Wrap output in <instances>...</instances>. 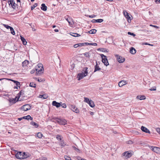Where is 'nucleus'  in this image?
<instances>
[{"mask_svg":"<svg viewBox=\"0 0 160 160\" xmlns=\"http://www.w3.org/2000/svg\"><path fill=\"white\" fill-rule=\"evenodd\" d=\"M36 74L37 75H39L42 73L43 71V65L41 63H39L36 67Z\"/></svg>","mask_w":160,"mask_h":160,"instance_id":"obj_1","label":"nucleus"},{"mask_svg":"<svg viewBox=\"0 0 160 160\" xmlns=\"http://www.w3.org/2000/svg\"><path fill=\"white\" fill-rule=\"evenodd\" d=\"M88 68L87 67L84 68L82 73L78 74L77 78H78V80H79L82 79L84 77L87 75L88 73Z\"/></svg>","mask_w":160,"mask_h":160,"instance_id":"obj_2","label":"nucleus"},{"mask_svg":"<svg viewBox=\"0 0 160 160\" xmlns=\"http://www.w3.org/2000/svg\"><path fill=\"white\" fill-rule=\"evenodd\" d=\"M100 56L102 58V61L104 65L106 66L109 65L107 57L102 54H101Z\"/></svg>","mask_w":160,"mask_h":160,"instance_id":"obj_3","label":"nucleus"},{"mask_svg":"<svg viewBox=\"0 0 160 160\" xmlns=\"http://www.w3.org/2000/svg\"><path fill=\"white\" fill-rule=\"evenodd\" d=\"M150 149L156 153L160 154V148L156 147L151 146L150 147Z\"/></svg>","mask_w":160,"mask_h":160,"instance_id":"obj_4","label":"nucleus"},{"mask_svg":"<svg viewBox=\"0 0 160 160\" xmlns=\"http://www.w3.org/2000/svg\"><path fill=\"white\" fill-rule=\"evenodd\" d=\"M31 109L30 106L28 104H25L21 107V110L23 111H27Z\"/></svg>","mask_w":160,"mask_h":160,"instance_id":"obj_5","label":"nucleus"},{"mask_svg":"<svg viewBox=\"0 0 160 160\" xmlns=\"http://www.w3.org/2000/svg\"><path fill=\"white\" fill-rule=\"evenodd\" d=\"M115 56L117 58V60L119 63H122L124 61L125 59L121 56L116 54L115 55Z\"/></svg>","mask_w":160,"mask_h":160,"instance_id":"obj_6","label":"nucleus"},{"mask_svg":"<svg viewBox=\"0 0 160 160\" xmlns=\"http://www.w3.org/2000/svg\"><path fill=\"white\" fill-rule=\"evenodd\" d=\"M23 154H24V153H22V152H19L17 153L16 155V157L18 159H23Z\"/></svg>","mask_w":160,"mask_h":160,"instance_id":"obj_7","label":"nucleus"},{"mask_svg":"<svg viewBox=\"0 0 160 160\" xmlns=\"http://www.w3.org/2000/svg\"><path fill=\"white\" fill-rule=\"evenodd\" d=\"M132 153L131 152H126L123 153V156L125 157L126 159L128 158L131 157L132 156Z\"/></svg>","mask_w":160,"mask_h":160,"instance_id":"obj_8","label":"nucleus"},{"mask_svg":"<svg viewBox=\"0 0 160 160\" xmlns=\"http://www.w3.org/2000/svg\"><path fill=\"white\" fill-rule=\"evenodd\" d=\"M58 123L61 125H65L67 124V121L64 119L59 118Z\"/></svg>","mask_w":160,"mask_h":160,"instance_id":"obj_9","label":"nucleus"},{"mask_svg":"<svg viewBox=\"0 0 160 160\" xmlns=\"http://www.w3.org/2000/svg\"><path fill=\"white\" fill-rule=\"evenodd\" d=\"M65 18L66 20H67L68 22L69 25L70 26H71V25H72V18L69 17L68 16H65Z\"/></svg>","mask_w":160,"mask_h":160,"instance_id":"obj_10","label":"nucleus"},{"mask_svg":"<svg viewBox=\"0 0 160 160\" xmlns=\"http://www.w3.org/2000/svg\"><path fill=\"white\" fill-rule=\"evenodd\" d=\"M127 82L126 81L122 80L120 81L118 83V85L119 87H122L123 86L127 84Z\"/></svg>","mask_w":160,"mask_h":160,"instance_id":"obj_11","label":"nucleus"},{"mask_svg":"<svg viewBox=\"0 0 160 160\" xmlns=\"http://www.w3.org/2000/svg\"><path fill=\"white\" fill-rule=\"evenodd\" d=\"M62 103V102H58L56 101H54L52 102V105L55 106L57 108H58L61 106Z\"/></svg>","mask_w":160,"mask_h":160,"instance_id":"obj_12","label":"nucleus"},{"mask_svg":"<svg viewBox=\"0 0 160 160\" xmlns=\"http://www.w3.org/2000/svg\"><path fill=\"white\" fill-rule=\"evenodd\" d=\"M141 129L143 132L148 133H150V132L149 130L144 126H142L141 128Z\"/></svg>","mask_w":160,"mask_h":160,"instance_id":"obj_13","label":"nucleus"},{"mask_svg":"<svg viewBox=\"0 0 160 160\" xmlns=\"http://www.w3.org/2000/svg\"><path fill=\"white\" fill-rule=\"evenodd\" d=\"M95 69L94 72H95L97 71H99L100 70H101V69L99 68V66L98 65V64L97 62L96 61V65L95 66Z\"/></svg>","mask_w":160,"mask_h":160,"instance_id":"obj_14","label":"nucleus"},{"mask_svg":"<svg viewBox=\"0 0 160 160\" xmlns=\"http://www.w3.org/2000/svg\"><path fill=\"white\" fill-rule=\"evenodd\" d=\"M41 9L43 11H46L47 10V7L44 3L41 4Z\"/></svg>","mask_w":160,"mask_h":160,"instance_id":"obj_15","label":"nucleus"},{"mask_svg":"<svg viewBox=\"0 0 160 160\" xmlns=\"http://www.w3.org/2000/svg\"><path fill=\"white\" fill-rule=\"evenodd\" d=\"M136 49L133 47H131L130 48V52L132 54H134L136 53Z\"/></svg>","mask_w":160,"mask_h":160,"instance_id":"obj_16","label":"nucleus"},{"mask_svg":"<svg viewBox=\"0 0 160 160\" xmlns=\"http://www.w3.org/2000/svg\"><path fill=\"white\" fill-rule=\"evenodd\" d=\"M9 80L14 82L16 84V85L17 86H18V87L19 88H20V83L19 82L11 79H10Z\"/></svg>","mask_w":160,"mask_h":160,"instance_id":"obj_17","label":"nucleus"},{"mask_svg":"<svg viewBox=\"0 0 160 160\" xmlns=\"http://www.w3.org/2000/svg\"><path fill=\"white\" fill-rule=\"evenodd\" d=\"M48 96L47 94H43L42 95H39V98L42 99H45L48 98Z\"/></svg>","mask_w":160,"mask_h":160,"instance_id":"obj_18","label":"nucleus"},{"mask_svg":"<svg viewBox=\"0 0 160 160\" xmlns=\"http://www.w3.org/2000/svg\"><path fill=\"white\" fill-rule=\"evenodd\" d=\"M20 36V39H21L23 44L24 45H26V44L27 43V42L26 41L25 39L24 38H23L21 36Z\"/></svg>","mask_w":160,"mask_h":160,"instance_id":"obj_19","label":"nucleus"},{"mask_svg":"<svg viewBox=\"0 0 160 160\" xmlns=\"http://www.w3.org/2000/svg\"><path fill=\"white\" fill-rule=\"evenodd\" d=\"M29 62L27 60H25L24 61H23L22 63V67H24L27 65L29 63Z\"/></svg>","mask_w":160,"mask_h":160,"instance_id":"obj_20","label":"nucleus"},{"mask_svg":"<svg viewBox=\"0 0 160 160\" xmlns=\"http://www.w3.org/2000/svg\"><path fill=\"white\" fill-rule=\"evenodd\" d=\"M136 98L137 99L142 100L145 99L146 98L144 96H138Z\"/></svg>","mask_w":160,"mask_h":160,"instance_id":"obj_21","label":"nucleus"},{"mask_svg":"<svg viewBox=\"0 0 160 160\" xmlns=\"http://www.w3.org/2000/svg\"><path fill=\"white\" fill-rule=\"evenodd\" d=\"M30 124L32 126L36 128H37L38 126V125L35 122L32 121L30 122Z\"/></svg>","mask_w":160,"mask_h":160,"instance_id":"obj_22","label":"nucleus"},{"mask_svg":"<svg viewBox=\"0 0 160 160\" xmlns=\"http://www.w3.org/2000/svg\"><path fill=\"white\" fill-rule=\"evenodd\" d=\"M24 94V91L22 90L19 92L18 94V98H19L21 96H23Z\"/></svg>","mask_w":160,"mask_h":160,"instance_id":"obj_23","label":"nucleus"},{"mask_svg":"<svg viewBox=\"0 0 160 160\" xmlns=\"http://www.w3.org/2000/svg\"><path fill=\"white\" fill-rule=\"evenodd\" d=\"M23 119H27V120H32V118L31 117L30 115H28L26 116H24L23 117Z\"/></svg>","mask_w":160,"mask_h":160,"instance_id":"obj_24","label":"nucleus"},{"mask_svg":"<svg viewBox=\"0 0 160 160\" xmlns=\"http://www.w3.org/2000/svg\"><path fill=\"white\" fill-rule=\"evenodd\" d=\"M88 104H89V106L92 108H93L95 106L94 102L91 100H90V101L89 102Z\"/></svg>","mask_w":160,"mask_h":160,"instance_id":"obj_25","label":"nucleus"},{"mask_svg":"<svg viewBox=\"0 0 160 160\" xmlns=\"http://www.w3.org/2000/svg\"><path fill=\"white\" fill-rule=\"evenodd\" d=\"M70 35L74 37H77L80 36V35L79 34L75 33H73V32H70Z\"/></svg>","mask_w":160,"mask_h":160,"instance_id":"obj_26","label":"nucleus"},{"mask_svg":"<svg viewBox=\"0 0 160 160\" xmlns=\"http://www.w3.org/2000/svg\"><path fill=\"white\" fill-rule=\"evenodd\" d=\"M97 32V30L95 29H92L88 31V32L91 34H95Z\"/></svg>","mask_w":160,"mask_h":160,"instance_id":"obj_27","label":"nucleus"},{"mask_svg":"<svg viewBox=\"0 0 160 160\" xmlns=\"http://www.w3.org/2000/svg\"><path fill=\"white\" fill-rule=\"evenodd\" d=\"M130 15H128L125 16L126 18L127 19V21L128 22L130 23L131 22V17H130Z\"/></svg>","mask_w":160,"mask_h":160,"instance_id":"obj_28","label":"nucleus"},{"mask_svg":"<svg viewBox=\"0 0 160 160\" xmlns=\"http://www.w3.org/2000/svg\"><path fill=\"white\" fill-rule=\"evenodd\" d=\"M86 45H93L94 46H97V44L96 43H88V42H85Z\"/></svg>","mask_w":160,"mask_h":160,"instance_id":"obj_29","label":"nucleus"},{"mask_svg":"<svg viewBox=\"0 0 160 160\" xmlns=\"http://www.w3.org/2000/svg\"><path fill=\"white\" fill-rule=\"evenodd\" d=\"M59 118H58L57 117H54L52 119V121L55 122H57L58 123V121Z\"/></svg>","mask_w":160,"mask_h":160,"instance_id":"obj_30","label":"nucleus"},{"mask_svg":"<svg viewBox=\"0 0 160 160\" xmlns=\"http://www.w3.org/2000/svg\"><path fill=\"white\" fill-rule=\"evenodd\" d=\"M62 136L59 134H58L56 135V138L57 139L58 141H61L62 139Z\"/></svg>","mask_w":160,"mask_h":160,"instance_id":"obj_31","label":"nucleus"},{"mask_svg":"<svg viewBox=\"0 0 160 160\" xmlns=\"http://www.w3.org/2000/svg\"><path fill=\"white\" fill-rule=\"evenodd\" d=\"M60 145L63 147H64L65 146V144L64 143L63 140H61V141H60Z\"/></svg>","mask_w":160,"mask_h":160,"instance_id":"obj_32","label":"nucleus"},{"mask_svg":"<svg viewBox=\"0 0 160 160\" xmlns=\"http://www.w3.org/2000/svg\"><path fill=\"white\" fill-rule=\"evenodd\" d=\"M37 136L39 138H41L42 137V134L41 132H38L37 133Z\"/></svg>","mask_w":160,"mask_h":160,"instance_id":"obj_33","label":"nucleus"},{"mask_svg":"<svg viewBox=\"0 0 160 160\" xmlns=\"http://www.w3.org/2000/svg\"><path fill=\"white\" fill-rule=\"evenodd\" d=\"M29 86L31 87L35 88L36 87V84L34 82H32L30 83Z\"/></svg>","mask_w":160,"mask_h":160,"instance_id":"obj_34","label":"nucleus"},{"mask_svg":"<svg viewBox=\"0 0 160 160\" xmlns=\"http://www.w3.org/2000/svg\"><path fill=\"white\" fill-rule=\"evenodd\" d=\"M17 5V4L15 3V2L14 1V3L13 2V3H12L11 5V6L13 9H15Z\"/></svg>","mask_w":160,"mask_h":160,"instance_id":"obj_35","label":"nucleus"},{"mask_svg":"<svg viewBox=\"0 0 160 160\" xmlns=\"http://www.w3.org/2000/svg\"><path fill=\"white\" fill-rule=\"evenodd\" d=\"M86 57L89 58L90 57V53L89 52H86L83 54Z\"/></svg>","mask_w":160,"mask_h":160,"instance_id":"obj_36","label":"nucleus"},{"mask_svg":"<svg viewBox=\"0 0 160 160\" xmlns=\"http://www.w3.org/2000/svg\"><path fill=\"white\" fill-rule=\"evenodd\" d=\"M14 3L13 0H8V4L10 6L11 5H12V3Z\"/></svg>","mask_w":160,"mask_h":160,"instance_id":"obj_37","label":"nucleus"},{"mask_svg":"<svg viewBox=\"0 0 160 160\" xmlns=\"http://www.w3.org/2000/svg\"><path fill=\"white\" fill-rule=\"evenodd\" d=\"M90 101L88 98H84V102L88 103Z\"/></svg>","mask_w":160,"mask_h":160,"instance_id":"obj_38","label":"nucleus"},{"mask_svg":"<svg viewBox=\"0 0 160 160\" xmlns=\"http://www.w3.org/2000/svg\"><path fill=\"white\" fill-rule=\"evenodd\" d=\"M76 108L77 107H76L74 105H71L70 107L71 109L73 111H74Z\"/></svg>","mask_w":160,"mask_h":160,"instance_id":"obj_39","label":"nucleus"},{"mask_svg":"<svg viewBox=\"0 0 160 160\" xmlns=\"http://www.w3.org/2000/svg\"><path fill=\"white\" fill-rule=\"evenodd\" d=\"M103 21V19H99L95 20V22H101Z\"/></svg>","mask_w":160,"mask_h":160,"instance_id":"obj_40","label":"nucleus"},{"mask_svg":"<svg viewBox=\"0 0 160 160\" xmlns=\"http://www.w3.org/2000/svg\"><path fill=\"white\" fill-rule=\"evenodd\" d=\"M10 29V31H11V33H12V34L13 35H15V32L14 31L13 29V28L12 27H11Z\"/></svg>","mask_w":160,"mask_h":160,"instance_id":"obj_41","label":"nucleus"},{"mask_svg":"<svg viewBox=\"0 0 160 160\" xmlns=\"http://www.w3.org/2000/svg\"><path fill=\"white\" fill-rule=\"evenodd\" d=\"M22 153H24V154H23V159L26 158L28 157H29L28 155H27V154L24 152H22Z\"/></svg>","mask_w":160,"mask_h":160,"instance_id":"obj_42","label":"nucleus"},{"mask_svg":"<svg viewBox=\"0 0 160 160\" xmlns=\"http://www.w3.org/2000/svg\"><path fill=\"white\" fill-rule=\"evenodd\" d=\"M37 4L36 3H35L33 6H32L31 7V10H33L35 7H36L37 6Z\"/></svg>","mask_w":160,"mask_h":160,"instance_id":"obj_43","label":"nucleus"},{"mask_svg":"<svg viewBox=\"0 0 160 160\" xmlns=\"http://www.w3.org/2000/svg\"><path fill=\"white\" fill-rule=\"evenodd\" d=\"M3 26H4V27L5 28H7L8 29L9 28H10V29L12 27L8 26V25H6V24H3Z\"/></svg>","mask_w":160,"mask_h":160,"instance_id":"obj_44","label":"nucleus"},{"mask_svg":"<svg viewBox=\"0 0 160 160\" xmlns=\"http://www.w3.org/2000/svg\"><path fill=\"white\" fill-rule=\"evenodd\" d=\"M76 158L77 159V160H84V159L81 158L79 156H76Z\"/></svg>","mask_w":160,"mask_h":160,"instance_id":"obj_45","label":"nucleus"},{"mask_svg":"<svg viewBox=\"0 0 160 160\" xmlns=\"http://www.w3.org/2000/svg\"><path fill=\"white\" fill-rule=\"evenodd\" d=\"M64 158L66 160H70L71 158L70 157H69L67 156H65Z\"/></svg>","mask_w":160,"mask_h":160,"instance_id":"obj_46","label":"nucleus"},{"mask_svg":"<svg viewBox=\"0 0 160 160\" xmlns=\"http://www.w3.org/2000/svg\"><path fill=\"white\" fill-rule=\"evenodd\" d=\"M123 14L124 16L125 17L127 15H128L129 14L128 13V12L125 10L123 11Z\"/></svg>","mask_w":160,"mask_h":160,"instance_id":"obj_47","label":"nucleus"},{"mask_svg":"<svg viewBox=\"0 0 160 160\" xmlns=\"http://www.w3.org/2000/svg\"><path fill=\"white\" fill-rule=\"evenodd\" d=\"M87 16L90 18H93L95 17L96 15L94 14H92L90 15H88Z\"/></svg>","mask_w":160,"mask_h":160,"instance_id":"obj_48","label":"nucleus"},{"mask_svg":"<svg viewBox=\"0 0 160 160\" xmlns=\"http://www.w3.org/2000/svg\"><path fill=\"white\" fill-rule=\"evenodd\" d=\"M10 102H12V103H15L16 102V99H10Z\"/></svg>","mask_w":160,"mask_h":160,"instance_id":"obj_49","label":"nucleus"},{"mask_svg":"<svg viewBox=\"0 0 160 160\" xmlns=\"http://www.w3.org/2000/svg\"><path fill=\"white\" fill-rule=\"evenodd\" d=\"M73 112H75L77 113H79V109H78V108H76V109H75Z\"/></svg>","mask_w":160,"mask_h":160,"instance_id":"obj_50","label":"nucleus"},{"mask_svg":"<svg viewBox=\"0 0 160 160\" xmlns=\"http://www.w3.org/2000/svg\"><path fill=\"white\" fill-rule=\"evenodd\" d=\"M61 106L64 108H66L67 107L65 103L62 104V105H61Z\"/></svg>","mask_w":160,"mask_h":160,"instance_id":"obj_51","label":"nucleus"},{"mask_svg":"<svg viewBox=\"0 0 160 160\" xmlns=\"http://www.w3.org/2000/svg\"><path fill=\"white\" fill-rule=\"evenodd\" d=\"M128 35H132L133 36H135V34H134L133 33L130 32H128Z\"/></svg>","mask_w":160,"mask_h":160,"instance_id":"obj_52","label":"nucleus"},{"mask_svg":"<svg viewBox=\"0 0 160 160\" xmlns=\"http://www.w3.org/2000/svg\"><path fill=\"white\" fill-rule=\"evenodd\" d=\"M78 45H79V47H81L82 46H84V45H86V43H79Z\"/></svg>","mask_w":160,"mask_h":160,"instance_id":"obj_53","label":"nucleus"},{"mask_svg":"<svg viewBox=\"0 0 160 160\" xmlns=\"http://www.w3.org/2000/svg\"><path fill=\"white\" fill-rule=\"evenodd\" d=\"M150 26L154 27V28H159L157 26H156V25H152L150 24Z\"/></svg>","mask_w":160,"mask_h":160,"instance_id":"obj_54","label":"nucleus"},{"mask_svg":"<svg viewBox=\"0 0 160 160\" xmlns=\"http://www.w3.org/2000/svg\"><path fill=\"white\" fill-rule=\"evenodd\" d=\"M150 90L151 91H155L156 90V88L155 87H154L153 88H150Z\"/></svg>","mask_w":160,"mask_h":160,"instance_id":"obj_55","label":"nucleus"},{"mask_svg":"<svg viewBox=\"0 0 160 160\" xmlns=\"http://www.w3.org/2000/svg\"><path fill=\"white\" fill-rule=\"evenodd\" d=\"M156 130L160 134V128H157L156 129Z\"/></svg>","mask_w":160,"mask_h":160,"instance_id":"obj_56","label":"nucleus"},{"mask_svg":"<svg viewBox=\"0 0 160 160\" xmlns=\"http://www.w3.org/2000/svg\"><path fill=\"white\" fill-rule=\"evenodd\" d=\"M78 47H79V45H78V44H75L73 46V47L74 48H77Z\"/></svg>","mask_w":160,"mask_h":160,"instance_id":"obj_57","label":"nucleus"},{"mask_svg":"<svg viewBox=\"0 0 160 160\" xmlns=\"http://www.w3.org/2000/svg\"><path fill=\"white\" fill-rule=\"evenodd\" d=\"M35 71H36V69H33L30 72L31 74H33V73H34V72H35Z\"/></svg>","mask_w":160,"mask_h":160,"instance_id":"obj_58","label":"nucleus"},{"mask_svg":"<svg viewBox=\"0 0 160 160\" xmlns=\"http://www.w3.org/2000/svg\"><path fill=\"white\" fill-rule=\"evenodd\" d=\"M133 143L132 141L130 140L128 141V143L129 144H132Z\"/></svg>","mask_w":160,"mask_h":160,"instance_id":"obj_59","label":"nucleus"},{"mask_svg":"<svg viewBox=\"0 0 160 160\" xmlns=\"http://www.w3.org/2000/svg\"><path fill=\"white\" fill-rule=\"evenodd\" d=\"M72 147V148H73L75 150H76V151H79V149H78V148H76L74 146H73Z\"/></svg>","mask_w":160,"mask_h":160,"instance_id":"obj_60","label":"nucleus"},{"mask_svg":"<svg viewBox=\"0 0 160 160\" xmlns=\"http://www.w3.org/2000/svg\"><path fill=\"white\" fill-rule=\"evenodd\" d=\"M155 2L157 3H160V0H155Z\"/></svg>","mask_w":160,"mask_h":160,"instance_id":"obj_61","label":"nucleus"},{"mask_svg":"<svg viewBox=\"0 0 160 160\" xmlns=\"http://www.w3.org/2000/svg\"><path fill=\"white\" fill-rule=\"evenodd\" d=\"M142 45H151L149 43H144L142 44Z\"/></svg>","mask_w":160,"mask_h":160,"instance_id":"obj_62","label":"nucleus"},{"mask_svg":"<svg viewBox=\"0 0 160 160\" xmlns=\"http://www.w3.org/2000/svg\"><path fill=\"white\" fill-rule=\"evenodd\" d=\"M54 31L56 32H58L59 30L58 29H55L54 30Z\"/></svg>","mask_w":160,"mask_h":160,"instance_id":"obj_63","label":"nucleus"},{"mask_svg":"<svg viewBox=\"0 0 160 160\" xmlns=\"http://www.w3.org/2000/svg\"><path fill=\"white\" fill-rule=\"evenodd\" d=\"M42 160H47V158H46L44 157L42 158Z\"/></svg>","mask_w":160,"mask_h":160,"instance_id":"obj_64","label":"nucleus"}]
</instances>
